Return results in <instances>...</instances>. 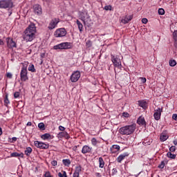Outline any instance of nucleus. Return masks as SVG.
<instances>
[{"instance_id": "obj_34", "label": "nucleus", "mask_w": 177, "mask_h": 177, "mask_svg": "<svg viewBox=\"0 0 177 177\" xmlns=\"http://www.w3.org/2000/svg\"><path fill=\"white\" fill-rule=\"evenodd\" d=\"M92 45H93L92 41L87 40L86 41V48H92Z\"/></svg>"}, {"instance_id": "obj_22", "label": "nucleus", "mask_w": 177, "mask_h": 177, "mask_svg": "<svg viewBox=\"0 0 177 177\" xmlns=\"http://www.w3.org/2000/svg\"><path fill=\"white\" fill-rule=\"evenodd\" d=\"M111 153H117V151H120V145H113L111 147Z\"/></svg>"}, {"instance_id": "obj_17", "label": "nucleus", "mask_w": 177, "mask_h": 177, "mask_svg": "<svg viewBox=\"0 0 177 177\" xmlns=\"http://www.w3.org/2000/svg\"><path fill=\"white\" fill-rule=\"evenodd\" d=\"M83 23L85 26H87V27H91V26L93 24L92 19H91V16H88V17L86 18V19L83 21Z\"/></svg>"}, {"instance_id": "obj_37", "label": "nucleus", "mask_w": 177, "mask_h": 177, "mask_svg": "<svg viewBox=\"0 0 177 177\" xmlns=\"http://www.w3.org/2000/svg\"><path fill=\"white\" fill-rule=\"evenodd\" d=\"M91 144L93 145V146H96V145H97V140H96V138H93L91 139Z\"/></svg>"}, {"instance_id": "obj_5", "label": "nucleus", "mask_w": 177, "mask_h": 177, "mask_svg": "<svg viewBox=\"0 0 177 177\" xmlns=\"http://www.w3.org/2000/svg\"><path fill=\"white\" fill-rule=\"evenodd\" d=\"M66 35H67V30L64 28H58L54 32L55 38H61L62 37H66Z\"/></svg>"}, {"instance_id": "obj_11", "label": "nucleus", "mask_w": 177, "mask_h": 177, "mask_svg": "<svg viewBox=\"0 0 177 177\" xmlns=\"http://www.w3.org/2000/svg\"><path fill=\"white\" fill-rule=\"evenodd\" d=\"M161 113H162V108H158V109L155 110L153 117L156 121L161 119Z\"/></svg>"}, {"instance_id": "obj_41", "label": "nucleus", "mask_w": 177, "mask_h": 177, "mask_svg": "<svg viewBox=\"0 0 177 177\" xmlns=\"http://www.w3.org/2000/svg\"><path fill=\"white\" fill-rule=\"evenodd\" d=\"M176 150V147H175V146H171L169 148V152L170 153H172V152L175 151Z\"/></svg>"}, {"instance_id": "obj_23", "label": "nucleus", "mask_w": 177, "mask_h": 177, "mask_svg": "<svg viewBox=\"0 0 177 177\" xmlns=\"http://www.w3.org/2000/svg\"><path fill=\"white\" fill-rule=\"evenodd\" d=\"M76 24L77 25L80 32H82V31H84V25H82V23H81V21H80V20L77 19L76 21Z\"/></svg>"}, {"instance_id": "obj_56", "label": "nucleus", "mask_w": 177, "mask_h": 177, "mask_svg": "<svg viewBox=\"0 0 177 177\" xmlns=\"http://www.w3.org/2000/svg\"><path fill=\"white\" fill-rule=\"evenodd\" d=\"M127 19H128L129 21H131V20H132V19H133L132 15L128 16Z\"/></svg>"}, {"instance_id": "obj_30", "label": "nucleus", "mask_w": 177, "mask_h": 177, "mask_svg": "<svg viewBox=\"0 0 177 177\" xmlns=\"http://www.w3.org/2000/svg\"><path fill=\"white\" fill-rule=\"evenodd\" d=\"M169 64L171 67H175L176 66V61L175 59H170Z\"/></svg>"}, {"instance_id": "obj_28", "label": "nucleus", "mask_w": 177, "mask_h": 177, "mask_svg": "<svg viewBox=\"0 0 177 177\" xmlns=\"http://www.w3.org/2000/svg\"><path fill=\"white\" fill-rule=\"evenodd\" d=\"M167 156L169 158H171V160H175L176 158V155L173 154L172 152H168L167 153Z\"/></svg>"}, {"instance_id": "obj_58", "label": "nucleus", "mask_w": 177, "mask_h": 177, "mask_svg": "<svg viewBox=\"0 0 177 177\" xmlns=\"http://www.w3.org/2000/svg\"><path fill=\"white\" fill-rule=\"evenodd\" d=\"M31 125H32V123H31V122H28L27 123V126H28V127H31Z\"/></svg>"}, {"instance_id": "obj_26", "label": "nucleus", "mask_w": 177, "mask_h": 177, "mask_svg": "<svg viewBox=\"0 0 177 177\" xmlns=\"http://www.w3.org/2000/svg\"><path fill=\"white\" fill-rule=\"evenodd\" d=\"M24 153L26 156H27V157H30V156L31 155V153H32V149L30 147H26Z\"/></svg>"}, {"instance_id": "obj_55", "label": "nucleus", "mask_w": 177, "mask_h": 177, "mask_svg": "<svg viewBox=\"0 0 177 177\" xmlns=\"http://www.w3.org/2000/svg\"><path fill=\"white\" fill-rule=\"evenodd\" d=\"M19 157H21V158H24V153H19Z\"/></svg>"}, {"instance_id": "obj_53", "label": "nucleus", "mask_w": 177, "mask_h": 177, "mask_svg": "<svg viewBox=\"0 0 177 177\" xmlns=\"http://www.w3.org/2000/svg\"><path fill=\"white\" fill-rule=\"evenodd\" d=\"M59 131H62V132H64L66 128H64L63 126H59Z\"/></svg>"}, {"instance_id": "obj_45", "label": "nucleus", "mask_w": 177, "mask_h": 177, "mask_svg": "<svg viewBox=\"0 0 177 177\" xmlns=\"http://www.w3.org/2000/svg\"><path fill=\"white\" fill-rule=\"evenodd\" d=\"M122 115L123 117H124L125 118H128L129 117V113H128L127 112H123L122 113Z\"/></svg>"}, {"instance_id": "obj_54", "label": "nucleus", "mask_w": 177, "mask_h": 177, "mask_svg": "<svg viewBox=\"0 0 177 177\" xmlns=\"http://www.w3.org/2000/svg\"><path fill=\"white\" fill-rule=\"evenodd\" d=\"M16 140H17V138L13 137V138H12L11 143H15V142H16Z\"/></svg>"}, {"instance_id": "obj_18", "label": "nucleus", "mask_w": 177, "mask_h": 177, "mask_svg": "<svg viewBox=\"0 0 177 177\" xmlns=\"http://www.w3.org/2000/svg\"><path fill=\"white\" fill-rule=\"evenodd\" d=\"M138 106L144 109V110H146V109H147V102L145 100H138Z\"/></svg>"}, {"instance_id": "obj_47", "label": "nucleus", "mask_w": 177, "mask_h": 177, "mask_svg": "<svg viewBox=\"0 0 177 177\" xmlns=\"http://www.w3.org/2000/svg\"><path fill=\"white\" fill-rule=\"evenodd\" d=\"M51 165H52L53 167H56V165H57V161H56V160H53V161L51 162Z\"/></svg>"}, {"instance_id": "obj_35", "label": "nucleus", "mask_w": 177, "mask_h": 177, "mask_svg": "<svg viewBox=\"0 0 177 177\" xmlns=\"http://www.w3.org/2000/svg\"><path fill=\"white\" fill-rule=\"evenodd\" d=\"M28 71H31V73H35V68L34 66V64H30L28 67Z\"/></svg>"}, {"instance_id": "obj_60", "label": "nucleus", "mask_w": 177, "mask_h": 177, "mask_svg": "<svg viewBox=\"0 0 177 177\" xmlns=\"http://www.w3.org/2000/svg\"><path fill=\"white\" fill-rule=\"evenodd\" d=\"M41 57L42 59H44V57H45V53H41Z\"/></svg>"}, {"instance_id": "obj_19", "label": "nucleus", "mask_w": 177, "mask_h": 177, "mask_svg": "<svg viewBox=\"0 0 177 177\" xmlns=\"http://www.w3.org/2000/svg\"><path fill=\"white\" fill-rule=\"evenodd\" d=\"M82 167L77 166L75 167V172L73 173V177H80V172H81Z\"/></svg>"}, {"instance_id": "obj_7", "label": "nucleus", "mask_w": 177, "mask_h": 177, "mask_svg": "<svg viewBox=\"0 0 177 177\" xmlns=\"http://www.w3.org/2000/svg\"><path fill=\"white\" fill-rule=\"evenodd\" d=\"M71 48V43L64 42L53 46V49L57 50V49H70Z\"/></svg>"}, {"instance_id": "obj_24", "label": "nucleus", "mask_w": 177, "mask_h": 177, "mask_svg": "<svg viewBox=\"0 0 177 177\" xmlns=\"http://www.w3.org/2000/svg\"><path fill=\"white\" fill-rule=\"evenodd\" d=\"M173 39L174 41V47L177 49V30L173 32Z\"/></svg>"}, {"instance_id": "obj_20", "label": "nucleus", "mask_w": 177, "mask_h": 177, "mask_svg": "<svg viewBox=\"0 0 177 177\" xmlns=\"http://www.w3.org/2000/svg\"><path fill=\"white\" fill-rule=\"evenodd\" d=\"M59 138H65L66 139H68L70 138V135L67 131H62L58 133Z\"/></svg>"}, {"instance_id": "obj_62", "label": "nucleus", "mask_w": 177, "mask_h": 177, "mask_svg": "<svg viewBox=\"0 0 177 177\" xmlns=\"http://www.w3.org/2000/svg\"><path fill=\"white\" fill-rule=\"evenodd\" d=\"M0 45H3V41L0 39Z\"/></svg>"}, {"instance_id": "obj_43", "label": "nucleus", "mask_w": 177, "mask_h": 177, "mask_svg": "<svg viewBox=\"0 0 177 177\" xmlns=\"http://www.w3.org/2000/svg\"><path fill=\"white\" fill-rule=\"evenodd\" d=\"M10 157H19V153L13 152L10 154Z\"/></svg>"}, {"instance_id": "obj_33", "label": "nucleus", "mask_w": 177, "mask_h": 177, "mask_svg": "<svg viewBox=\"0 0 177 177\" xmlns=\"http://www.w3.org/2000/svg\"><path fill=\"white\" fill-rule=\"evenodd\" d=\"M167 139H168V136L167 135H162L160 137V140H161V142H165Z\"/></svg>"}, {"instance_id": "obj_40", "label": "nucleus", "mask_w": 177, "mask_h": 177, "mask_svg": "<svg viewBox=\"0 0 177 177\" xmlns=\"http://www.w3.org/2000/svg\"><path fill=\"white\" fill-rule=\"evenodd\" d=\"M165 10H164L163 8H159V10H158L159 15H165Z\"/></svg>"}, {"instance_id": "obj_32", "label": "nucleus", "mask_w": 177, "mask_h": 177, "mask_svg": "<svg viewBox=\"0 0 177 177\" xmlns=\"http://www.w3.org/2000/svg\"><path fill=\"white\" fill-rule=\"evenodd\" d=\"M38 128H39L41 131H45V124H44V122L39 123Z\"/></svg>"}, {"instance_id": "obj_1", "label": "nucleus", "mask_w": 177, "mask_h": 177, "mask_svg": "<svg viewBox=\"0 0 177 177\" xmlns=\"http://www.w3.org/2000/svg\"><path fill=\"white\" fill-rule=\"evenodd\" d=\"M37 32V27L35 24H30L25 30L23 35L24 41L26 42H31L35 38V33Z\"/></svg>"}, {"instance_id": "obj_44", "label": "nucleus", "mask_w": 177, "mask_h": 177, "mask_svg": "<svg viewBox=\"0 0 177 177\" xmlns=\"http://www.w3.org/2000/svg\"><path fill=\"white\" fill-rule=\"evenodd\" d=\"M112 8L113 7L111 6H110V5L109 6H104V10H111Z\"/></svg>"}, {"instance_id": "obj_61", "label": "nucleus", "mask_w": 177, "mask_h": 177, "mask_svg": "<svg viewBox=\"0 0 177 177\" xmlns=\"http://www.w3.org/2000/svg\"><path fill=\"white\" fill-rule=\"evenodd\" d=\"M77 147L75 146V147H73V150H74V151H75L77 150Z\"/></svg>"}, {"instance_id": "obj_8", "label": "nucleus", "mask_w": 177, "mask_h": 177, "mask_svg": "<svg viewBox=\"0 0 177 177\" xmlns=\"http://www.w3.org/2000/svg\"><path fill=\"white\" fill-rule=\"evenodd\" d=\"M60 22V19L59 18H54L53 19L48 27V30H53V28H55L57 24Z\"/></svg>"}, {"instance_id": "obj_15", "label": "nucleus", "mask_w": 177, "mask_h": 177, "mask_svg": "<svg viewBox=\"0 0 177 177\" xmlns=\"http://www.w3.org/2000/svg\"><path fill=\"white\" fill-rule=\"evenodd\" d=\"M92 151V147L88 146V145H84L83 147H82V153L83 154H86V153H91Z\"/></svg>"}, {"instance_id": "obj_64", "label": "nucleus", "mask_w": 177, "mask_h": 177, "mask_svg": "<svg viewBox=\"0 0 177 177\" xmlns=\"http://www.w3.org/2000/svg\"><path fill=\"white\" fill-rule=\"evenodd\" d=\"M10 15H12V12H10V15H9V16H10Z\"/></svg>"}, {"instance_id": "obj_9", "label": "nucleus", "mask_w": 177, "mask_h": 177, "mask_svg": "<svg viewBox=\"0 0 177 177\" xmlns=\"http://www.w3.org/2000/svg\"><path fill=\"white\" fill-rule=\"evenodd\" d=\"M81 77V73L78 71H75L71 76V82H77Z\"/></svg>"}, {"instance_id": "obj_3", "label": "nucleus", "mask_w": 177, "mask_h": 177, "mask_svg": "<svg viewBox=\"0 0 177 177\" xmlns=\"http://www.w3.org/2000/svg\"><path fill=\"white\" fill-rule=\"evenodd\" d=\"M28 71H27V65H25L23 64V66L21 70L20 73V78L21 81L26 82V81L28 80V75H27Z\"/></svg>"}, {"instance_id": "obj_36", "label": "nucleus", "mask_w": 177, "mask_h": 177, "mask_svg": "<svg viewBox=\"0 0 177 177\" xmlns=\"http://www.w3.org/2000/svg\"><path fill=\"white\" fill-rule=\"evenodd\" d=\"M58 176L59 177H67V174L66 173L65 171H62V173H58Z\"/></svg>"}, {"instance_id": "obj_12", "label": "nucleus", "mask_w": 177, "mask_h": 177, "mask_svg": "<svg viewBox=\"0 0 177 177\" xmlns=\"http://www.w3.org/2000/svg\"><path fill=\"white\" fill-rule=\"evenodd\" d=\"M7 46L9 48V49H13V48H17V44L15 41H13V39L7 38Z\"/></svg>"}, {"instance_id": "obj_27", "label": "nucleus", "mask_w": 177, "mask_h": 177, "mask_svg": "<svg viewBox=\"0 0 177 177\" xmlns=\"http://www.w3.org/2000/svg\"><path fill=\"white\" fill-rule=\"evenodd\" d=\"M62 162L65 167H69L70 164H71V161H70V159H64L62 160Z\"/></svg>"}, {"instance_id": "obj_4", "label": "nucleus", "mask_w": 177, "mask_h": 177, "mask_svg": "<svg viewBox=\"0 0 177 177\" xmlns=\"http://www.w3.org/2000/svg\"><path fill=\"white\" fill-rule=\"evenodd\" d=\"M13 8L12 0H0V9H8Z\"/></svg>"}, {"instance_id": "obj_29", "label": "nucleus", "mask_w": 177, "mask_h": 177, "mask_svg": "<svg viewBox=\"0 0 177 177\" xmlns=\"http://www.w3.org/2000/svg\"><path fill=\"white\" fill-rule=\"evenodd\" d=\"M99 167L100 168H104V160H103V158L100 157L99 158Z\"/></svg>"}, {"instance_id": "obj_13", "label": "nucleus", "mask_w": 177, "mask_h": 177, "mask_svg": "<svg viewBox=\"0 0 177 177\" xmlns=\"http://www.w3.org/2000/svg\"><path fill=\"white\" fill-rule=\"evenodd\" d=\"M33 9L34 13H35V15H42V8L41 6H39V4H35L33 6Z\"/></svg>"}, {"instance_id": "obj_38", "label": "nucleus", "mask_w": 177, "mask_h": 177, "mask_svg": "<svg viewBox=\"0 0 177 177\" xmlns=\"http://www.w3.org/2000/svg\"><path fill=\"white\" fill-rule=\"evenodd\" d=\"M122 23H123V24H127V23H129V20L127 19V17H125L124 19H122Z\"/></svg>"}, {"instance_id": "obj_21", "label": "nucleus", "mask_w": 177, "mask_h": 177, "mask_svg": "<svg viewBox=\"0 0 177 177\" xmlns=\"http://www.w3.org/2000/svg\"><path fill=\"white\" fill-rule=\"evenodd\" d=\"M137 124H138V125H146L145 118H142V116L139 117L137 120Z\"/></svg>"}, {"instance_id": "obj_63", "label": "nucleus", "mask_w": 177, "mask_h": 177, "mask_svg": "<svg viewBox=\"0 0 177 177\" xmlns=\"http://www.w3.org/2000/svg\"><path fill=\"white\" fill-rule=\"evenodd\" d=\"M3 132H2V128L0 127V136L2 135Z\"/></svg>"}, {"instance_id": "obj_42", "label": "nucleus", "mask_w": 177, "mask_h": 177, "mask_svg": "<svg viewBox=\"0 0 177 177\" xmlns=\"http://www.w3.org/2000/svg\"><path fill=\"white\" fill-rule=\"evenodd\" d=\"M20 96V92L17 91L14 93V97L15 99H17Z\"/></svg>"}, {"instance_id": "obj_59", "label": "nucleus", "mask_w": 177, "mask_h": 177, "mask_svg": "<svg viewBox=\"0 0 177 177\" xmlns=\"http://www.w3.org/2000/svg\"><path fill=\"white\" fill-rule=\"evenodd\" d=\"M173 143H174V145L175 146H176V145H177V140H174V141H173Z\"/></svg>"}, {"instance_id": "obj_46", "label": "nucleus", "mask_w": 177, "mask_h": 177, "mask_svg": "<svg viewBox=\"0 0 177 177\" xmlns=\"http://www.w3.org/2000/svg\"><path fill=\"white\" fill-rule=\"evenodd\" d=\"M117 169L116 168H113L112 169V175L114 176V175H117Z\"/></svg>"}, {"instance_id": "obj_2", "label": "nucleus", "mask_w": 177, "mask_h": 177, "mask_svg": "<svg viewBox=\"0 0 177 177\" xmlns=\"http://www.w3.org/2000/svg\"><path fill=\"white\" fill-rule=\"evenodd\" d=\"M136 129V124L133 123L130 125H127L124 127H121L119 129V132L121 135H132L133 132H135Z\"/></svg>"}, {"instance_id": "obj_16", "label": "nucleus", "mask_w": 177, "mask_h": 177, "mask_svg": "<svg viewBox=\"0 0 177 177\" xmlns=\"http://www.w3.org/2000/svg\"><path fill=\"white\" fill-rule=\"evenodd\" d=\"M88 17H89V14H88V11L86 10H84L83 12H82L80 15V19L82 20L83 21L86 20V18Z\"/></svg>"}, {"instance_id": "obj_25", "label": "nucleus", "mask_w": 177, "mask_h": 177, "mask_svg": "<svg viewBox=\"0 0 177 177\" xmlns=\"http://www.w3.org/2000/svg\"><path fill=\"white\" fill-rule=\"evenodd\" d=\"M41 138L43 139V140H46L48 139H53L52 136H50L49 133H46L41 136Z\"/></svg>"}, {"instance_id": "obj_57", "label": "nucleus", "mask_w": 177, "mask_h": 177, "mask_svg": "<svg viewBox=\"0 0 177 177\" xmlns=\"http://www.w3.org/2000/svg\"><path fill=\"white\" fill-rule=\"evenodd\" d=\"M95 176L102 177V175H100V173H95Z\"/></svg>"}, {"instance_id": "obj_14", "label": "nucleus", "mask_w": 177, "mask_h": 177, "mask_svg": "<svg viewBox=\"0 0 177 177\" xmlns=\"http://www.w3.org/2000/svg\"><path fill=\"white\" fill-rule=\"evenodd\" d=\"M128 156H129V153L128 152L122 153L117 158L116 161L118 162H121L122 160H125V158L128 157Z\"/></svg>"}, {"instance_id": "obj_50", "label": "nucleus", "mask_w": 177, "mask_h": 177, "mask_svg": "<svg viewBox=\"0 0 177 177\" xmlns=\"http://www.w3.org/2000/svg\"><path fill=\"white\" fill-rule=\"evenodd\" d=\"M140 80H141V82H142V84H145L147 81L146 77H140Z\"/></svg>"}, {"instance_id": "obj_49", "label": "nucleus", "mask_w": 177, "mask_h": 177, "mask_svg": "<svg viewBox=\"0 0 177 177\" xmlns=\"http://www.w3.org/2000/svg\"><path fill=\"white\" fill-rule=\"evenodd\" d=\"M147 21H149L146 18H143L142 19V23H143V24H147Z\"/></svg>"}, {"instance_id": "obj_52", "label": "nucleus", "mask_w": 177, "mask_h": 177, "mask_svg": "<svg viewBox=\"0 0 177 177\" xmlns=\"http://www.w3.org/2000/svg\"><path fill=\"white\" fill-rule=\"evenodd\" d=\"M6 76H7V78H10V79H11L12 77H13V75L10 73H8Z\"/></svg>"}, {"instance_id": "obj_48", "label": "nucleus", "mask_w": 177, "mask_h": 177, "mask_svg": "<svg viewBox=\"0 0 177 177\" xmlns=\"http://www.w3.org/2000/svg\"><path fill=\"white\" fill-rule=\"evenodd\" d=\"M45 177H52V176L50 175V172L49 171H46L44 174Z\"/></svg>"}, {"instance_id": "obj_10", "label": "nucleus", "mask_w": 177, "mask_h": 177, "mask_svg": "<svg viewBox=\"0 0 177 177\" xmlns=\"http://www.w3.org/2000/svg\"><path fill=\"white\" fill-rule=\"evenodd\" d=\"M34 145L38 149H49V144H45L42 142L35 141Z\"/></svg>"}, {"instance_id": "obj_6", "label": "nucleus", "mask_w": 177, "mask_h": 177, "mask_svg": "<svg viewBox=\"0 0 177 177\" xmlns=\"http://www.w3.org/2000/svg\"><path fill=\"white\" fill-rule=\"evenodd\" d=\"M111 61L113 63V66L115 67H118V68H121V59H120V56L118 55H111Z\"/></svg>"}, {"instance_id": "obj_31", "label": "nucleus", "mask_w": 177, "mask_h": 177, "mask_svg": "<svg viewBox=\"0 0 177 177\" xmlns=\"http://www.w3.org/2000/svg\"><path fill=\"white\" fill-rule=\"evenodd\" d=\"M10 103L9 101V98H8V94H6L5 98H4V105L8 106V105Z\"/></svg>"}, {"instance_id": "obj_39", "label": "nucleus", "mask_w": 177, "mask_h": 177, "mask_svg": "<svg viewBox=\"0 0 177 177\" xmlns=\"http://www.w3.org/2000/svg\"><path fill=\"white\" fill-rule=\"evenodd\" d=\"M158 167V168H160L161 169H162L164 167H165V162H164V161H162Z\"/></svg>"}, {"instance_id": "obj_51", "label": "nucleus", "mask_w": 177, "mask_h": 177, "mask_svg": "<svg viewBox=\"0 0 177 177\" xmlns=\"http://www.w3.org/2000/svg\"><path fill=\"white\" fill-rule=\"evenodd\" d=\"M172 118L173 120H174V121H177V114L176 113L173 114Z\"/></svg>"}]
</instances>
